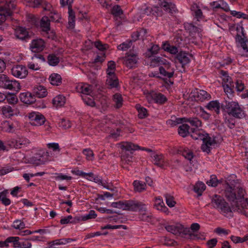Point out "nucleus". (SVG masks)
<instances>
[{
	"label": "nucleus",
	"mask_w": 248,
	"mask_h": 248,
	"mask_svg": "<svg viewBox=\"0 0 248 248\" xmlns=\"http://www.w3.org/2000/svg\"><path fill=\"white\" fill-rule=\"evenodd\" d=\"M192 11H194V16L197 19L198 21H199L200 19L202 18L203 15L201 9L199 8L197 5L195 7L193 6Z\"/></svg>",
	"instance_id": "50"
},
{
	"label": "nucleus",
	"mask_w": 248,
	"mask_h": 248,
	"mask_svg": "<svg viewBox=\"0 0 248 248\" xmlns=\"http://www.w3.org/2000/svg\"><path fill=\"white\" fill-rule=\"evenodd\" d=\"M15 34L17 38L25 41L31 38L27 29L21 27H19L16 30Z\"/></svg>",
	"instance_id": "19"
},
{
	"label": "nucleus",
	"mask_w": 248,
	"mask_h": 248,
	"mask_svg": "<svg viewBox=\"0 0 248 248\" xmlns=\"http://www.w3.org/2000/svg\"><path fill=\"white\" fill-rule=\"evenodd\" d=\"M190 127L187 124H182L181 125L178 129V134L181 137L185 138L186 137L189 133Z\"/></svg>",
	"instance_id": "38"
},
{
	"label": "nucleus",
	"mask_w": 248,
	"mask_h": 248,
	"mask_svg": "<svg viewBox=\"0 0 248 248\" xmlns=\"http://www.w3.org/2000/svg\"><path fill=\"white\" fill-rule=\"evenodd\" d=\"M97 217V214L94 210H90L88 214H86L82 217V221H86L90 219L95 218Z\"/></svg>",
	"instance_id": "57"
},
{
	"label": "nucleus",
	"mask_w": 248,
	"mask_h": 248,
	"mask_svg": "<svg viewBox=\"0 0 248 248\" xmlns=\"http://www.w3.org/2000/svg\"><path fill=\"white\" fill-rule=\"evenodd\" d=\"M206 186L202 182H198L194 186V191L198 194V196H201Z\"/></svg>",
	"instance_id": "43"
},
{
	"label": "nucleus",
	"mask_w": 248,
	"mask_h": 248,
	"mask_svg": "<svg viewBox=\"0 0 248 248\" xmlns=\"http://www.w3.org/2000/svg\"><path fill=\"white\" fill-rule=\"evenodd\" d=\"M225 196L231 202L232 210L247 216L244 209L248 208V199L244 198L245 191L238 180L226 181Z\"/></svg>",
	"instance_id": "1"
},
{
	"label": "nucleus",
	"mask_w": 248,
	"mask_h": 248,
	"mask_svg": "<svg viewBox=\"0 0 248 248\" xmlns=\"http://www.w3.org/2000/svg\"><path fill=\"white\" fill-rule=\"evenodd\" d=\"M206 132L199 129L192 128L190 129V135L192 138L195 140H205Z\"/></svg>",
	"instance_id": "23"
},
{
	"label": "nucleus",
	"mask_w": 248,
	"mask_h": 248,
	"mask_svg": "<svg viewBox=\"0 0 248 248\" xmlns=\"http://www.w3.org/2000/svg\"><path fill=\"white\" fill-rule=\"evenodd\" d=\"M50 83L54 86H59L62 83V78L60 75L57 73L51 74L49 77Z\"/></svg>",
	"instance_id": "31"
},
{
	"label": "nucleus",
	"mask_w": 248,
	"mask_h": 248,
	"mask_svg": "<svg viewBox=\"0 0 248 248\" xmlns=\"http://www.w3.org/2000/svg\"><path fill=\"white\" fill-rule=\"evenodd\" d=\"M82 99L84 103L87 106L94 107H95V102L92 96L88 95H82Z\"/></svg>",
	"instance_id": "46"
},
{
	"label": "nucleus",
	"mask_w": 248,
	"mask_h": 248,
	"mask_svg": "<svg viewBox=\"0 0 248 248\" xmlns=\"http://www.w3.org/2000/svg\"><path fill=\"white\" fill-rule=\"evenodd\" d=\"M224 122L225 124L231 129L234 128L236 123L234 118L230 117H226Z\"/></svg>",
	"instance_id": "52"
},
{
	"label": "nucleus",
	"mask_w": 248,
	"mask_h": 248,
	"mask_svg": "<svg viewBox=\"0 0 248 248\" xmlns=\"http://www.w3.org/2000/svg\"><path fill=\"white\" fill-rule=\"evenodd\" d=\"M45 42L42 39H33L30 44V49L31 52L38 53L42 52L45 48Z\"/></svg>",
	"instance_id": "10"
},
{
	"label": "nucleus",
	"mask_w": 248,
	"mask_h": 248,
	"mask_svg": "<svg viewBox=\"0 0 248 248\" xmlns=\"http://www.w3.org/2000/svg\"><path fill=\"white\" fill-rule=\"evenodd\" d=\"M184 119H185V117L176 118L175 117H172L171 119L167 121V123L168 124L170 125L171 126H174L178 124L185 123V122H184Z\"/></svg>",
	"instance_id": "42"
},
{
	"label": "nucleus",
	"mask_w": 248,
	"mask_h": 248,
	"mask_svg": "<svg viewBox=\"0 0 248 248\" xmlns=\"http://www.w3.org/2000/svg\"><path fill=\"white\" fill-rule=\"evenodd\" d=\"M50 20L47 16H44L40 20L42 31H48L50 29Z\"/></svg>",
	"instance_id": "34"
},
{
	"label": "nucleus",
	"mask_w": 248,
	"mask_h": 248,
	"mask_svg": "<svg viewBox=\"0 0 248 248\" xmlns=\"http://www.w3.org/2000/svg\"><path fill=\"white\" fill-rule=\"evenodd\" d=\"M93 86L88 84L84 83L79 85L77 89L78 92L83 94V95H89L93 92Z\"/></svg>",
	"instance_id": "24"
},
{
	"label": "nucleus",
	"mask_w": 248,
	"mask_h": 248,
	"mask_svg": "<svg viewBox=\"0 0 248 248\" xmlns=\"http://www.w3.org/2000/svg\"><path fill=\"white\" fill-rule=\"evenodd\" d=\"M159 71L160 75L165 78L166 79L169 78L168 81L170 85L173 84V81L171 80V78L173 77L174 73L165 70L163 68L162 66L159 67Z\"/></svg>",
	"instance_id": "33"
},
{
	"label": "nucleus",
	"mask_w": 248,
	"mask_h": 248,
	"mask_svg": "<svg viewBox=\"0 0 248 248\" xmlns=\"http://www.w3.org/2000/svg\"><path fill=\"white\" fill-rule=\"evenodd\" d=\"M18 126V122L4 121L2 124V130L8 133H13Z\"/></svg>",
	"instance_id": "18"
},
{
	"label": "nucleus",
	"mask_w": 248,
	"mask_h": 248,
	"mask_svg": "<svg viewBox=\"0 0 248 248\" xmlns=\"http://www.w3.org/2000/svg\"><path fill=\"white\" fill-rule=\"evenodd\" d=\"M16 109L12 107L6 105L1 108L2 114L7 118H10L16 113Z\"/></svg>",
	"instance_id": "29"
},
{
	"label": "nucleus",
	"mask_w": 248,
	"mask_h": 248,
	"mask_svg": "<svg viewBox=\"0 0 248 248\" xmlns=\"http://www.w3.org/2000/svg\"><path fill=\"white\" fill-rule=\"evenodd\" d=\"M47 61L49 65L56 66L59 63L60 59L56 55L52 54L48 56Z\"/></svg>",
	"instance_id": "45"
},
{
	"label": "nucleus",
	"mask_w": 248,
	"mask_h": 248,
	"mask_svg": "<svg viewBox=\"0 0 248 248\" xmlns=\"http://www.w3.org/2000/svg\"><path fill=\"white\" fill-rule=\"evenodd\" d=\"M205 140H203V144L201 146V149L203 152L209 153L211 151V146L217 144L218 143L216 137L209 136V134L206 133Z\"/></svg>",
	"instance_id": "9"
},
{
	"label": "nucleus",
	"mask_w": 248,
	"mask_h": 248,
	"mask_svg": "<svg viewBox=\"0 0 248 248\" xmlns=\"http://www.w3.org/2000/svg\"><path fill=\"white\" fill-rule=\"evenodd\" d=\"M150 96L152 100L157 104H163L167 100L166 97L161 93H152Z\"/></svg>",
	"instance_id": "26"
},
{
	"label": "nucleus",
	"mask_w": 248,
	"mask_h": 248,
	"mask_svg": "<svg viewBox=\"0 0 248 248\" xmlns=\"http://www.w3.org/2000/svg\"><path fill=\"white\" fill-rule=\"evenodd\" d=\"M206 184L211 186L215 187L217 186L218 184V181L217 179V177L215 175H211V179L210 180L206 182Z\"/></svg>",
	"instance_id": "62"
},
{
	"label": "nucleus",
	"mask_w": 248,
	"mask_h": 248,
	"mask_svg": "<svg viewBox=\"0 0 248 248\" xmlns=\"http://www.w3.org/2000/svg\"><path fill=\"white\" fill-rule=\"evenodd\" d=\"M83 154L86 156L88 160H92L93 158V153L90 149H85L83 151Z\"/></svg>",
	"instance_id": "60"
},
{
	"label": "nucleus",
	"mask_w": 248,
	"mask_h": 248,
	"mask_svg": "<svg viewBox=\"0 0 248 248\" xmlns=\"http://www.w3.org/2000/svg\"><path fill=\"white\" fill-rule=\"evenodd\" d=\"M28 117L31 124L33 125H41L46 121V118L44 116L39 112H32L29 113Z\"/></svg>",
	"instance_id": "8"
},
{
	"label": "nucleus",
	"mask_w": 248,
	"mask_h": 248,
	"mask_svg": "<svg viewBox=\"0 0 248 248\" xmlns=\"http://www.w3.org/2000/svg\"><path fill=\"white\" fill-rule=\"evenodd\" d=\"M139 58L134 54H128L124 58V64L128 68L131 69L136 67Z\"/></svg>",
	"instance_id": "13"
},
{
	"label": "nucleus",
	"mask_w": 248,
	"mask_h": 248,
	"mask_svg": "<svg viewBox=\"0 0 248 248\" xmlns=\"http://www.w3.org/2000/svg\"><path fill=\"white\" fill-rule=\"evenodd\" d=\"M75 26V14L73 9L69 8V12H68V23L67 28L73 29Z\"/></svg>",
	"instance_id": "36"
},
{
	"label": "nucleus",
	"mask_w": 248,
	"mask_h": 248,
	"mask_svg": "<svg viewBox=\"0 0 248 248\" xmlns=\"http://www.w3.org/2000/svg\"><path fill=\"white\" fill-rule=\"evenodd\" d=\"M136 108L138 111V116L140 119H143L146 117L148 115L147 110L141 107L140 105L137 104Z\"/></svg>",
	"instance_id": "44"
},
{
	"label": "nucleus",
	"mask_w": 248,
	"mask_h": 248,
	"mask_svg": "<svg viewBox=\"0 0 248 248\" xmlns=\"http://www.w3.org/2000/svg\"><path fill=\"white\" fill-rule=\"evenodd\" d=\"M193 97L197 101H203L210 99V95L205 91L196 90L193 93Z\"/></svg>",
	"instance_id": "21"
},
{
	"label": "nucleus",
	"mask_w": 248,
	"mask_h": 248,
	"mask_svg": "<svg viewBox=\"0 0 248 248\" xmlns=\"http://www.w3.org/2000/svg\"><path fill=\"white\" fill-rule=\"evenodd\" d=\"M221 109L226 111L229 116L238 119L245 118L246 114L243 108L236 101H225L221 104Z\"/></svg>",
	"instance_id": "2"
},
{
	"label": "nucleus",
	"mask_w": 248,
	"mask_h": 248,
	"mask_svg": "<svg viewBox=\"0 0 248 248\" xmlns=\"http://www.w3.org/2000/svg\"><path fill=\"white\" fill-rule=\"evenodd\" d=\"M0 87L16 92H18L20 89L19 82L15 80H10L9 78L4 74H0Z\"/></svg>",
	"instance_id": "6"
},
{
	"label": "nucleus",
	"mask_w": 248,
	"mask_h": 248,
	"mask_svg": "<svg viewBox=\"0 0 248 248\" xmlns=\"http://www.w3.org/2000/svg\"><path fill=\"white\" fill-rule=\"evenodd\" d=\"M113 101L116 104V107L120 108L123 105V98L122 95L119 93H115L113 95Z\"/></svg>",
	"instance_id": "49"
},
{
	"label": "nucleus",
	"mask_w": 248,
	"mask_h": 248,
	"mask_svg": "<svg viewBox=\"0 0 248 248\" xmlns=\"http://www.w3.org/2000/svg\"><path fill=\"white\" fill-rule=\"evenodd\" d=\"M122 228L124 230L127 229V227L125 225H111L110 224H108L105 226H102L101 227V230L104 229H118Z\"/></svg>",
	"instance_id": "54"
},
{
	"label": "nucleus",
	"mask_w": 248,
	"mask_h": 248,
	"mask_svg": "<svg viewBox=\"0 0 248 248\" xmlns=\"http://www.w3.org/2000/svg\"><path fill=\"white\" fill-rule=\"evenodd\" d=\"M162 48L165 51L172 55H176L178 53V48L176 46L170 45L168 42L163 43Z\"/></svg>",
	"instance_id": "28"
},
{
	"label": "nucleus",
	"mask_w": 248,
	"mask_h": 248,
	"mask_svg": "<svg viewBox=\"0 0 248 248\" xmlns=\"http://www.w3.org/2000/svg\"><path fill=\"white\" fill-rule=\"evenodd\" d=\"M189 56L190 55L188 53L185 51H180L175 57L176 59L182 64V68H184V71H185L184 66L190 62Z\"/></svg>",
	"instance_id": "17"
},
{
	"label": "nucleus",
	"mask_w": 248,
	"mask_h": 248,
	"mask_svg": "<svg viewBox=\"0 0 248 248\" xmlns=\"http://www.w3.org/2000/svg\"><path fill=\"white\" fill-rule=\"evenodd\" d=\"M184 122H185V123H189L191 126L195 127L196 128V129H198V128L201 127L202 125L201 120L197 117H185Z\"/></svg>",
	"instance_id": "32"
},
{
	"label": "nucleus",
	"mask_w": 248,
	"mask_h": 248,
	"mask_svg": "<svg viewBox=\"0 0 248 248\" xmlns=\"http://www.w3.org/2000/svg\"><path fill=\"white\" fill-rule=\"evenodd\" d=\"M139 148V145L129 142H123L121 143V148L124 152H132V151L136 150Z\"/></svg>",
	"instance_id": "30"
},
{
	"label": "nucleus",
	"mask_w": 248,
	"mask_h": 248,
	"mask_svg": "<svg viewBox=\"0 0 248 248\" xmlns=\"http://www.w3.org/2000/svg\"><path fill=\"white\" fill-rule=\"evenodd\" d=\"M221 104L217 100L211 101L205 106L209 110L214 111L217 114L220 113Z\"/></svg>",
	"instance_id": "25"
},
{
	"label": "nucleus",
	"mask_w": 248,
	"mask_h": 248,
	"mask_svg": "<svg viewBox=\"0 0 248 248\" xmlns=\"http://www.w3.org/2000/svg\"><path fill=\"white\" fill-rule=\"evenodd\" d=\"M74 241H76V240L72 238H62L60 239H56L55 240L50 242L49 243V244L50 246L56 247L55 245H65L67 243H70L71 242Z\"/></svg>",
	"instance_id": "37"
},
{
	"label": "nucleus",
	"mask_w": 248,
	"mask_h": 248,
	"mask_svg": "<svg viewBox=\"0 0 248 248\" xmlns=\"http://www.w3.org/2000/svg\"><path fill=\"white\" fill-rule=\"evenodd\" d=\"M111 206L114 208H117L123 210L127 211L128 203L127 200L120 201L116 202H112Z\"/></svg>",
	"instance_id": "39"
},
{
	"label": "nucleus",
	"mask_w": 248,
	"mask_h": 248,
	"mask_svg": "<svg viewBox=\"0 0 248 248\" xmlns=\"http://www.w3.org/2000/svg\"><path fill=\"white\" fill-rule=\"evenodd\" d=\"M65 103V98L62 95H58L55 97L52 100V103L56 107H62Z\"/></svg>",
	"instance_id": "40"
},
{
	"label": "nucleus",
	"mask_w": 248,
	"mask_h": 248,
	"mask_svg": "<svg viewBox=\"0 0 248 248\" xmlns=\"http://www.w3.org/2000/svg\"><path fill=\"white\" fill-rule=\"evenodd\" d=\"M32 93L38 98H43L47 95V92L44 86L36 85L33 88Z\"/></svg>",
	"instance_id": "20"
},
{
	"label": "nucleus",
	"mask_w": 248,
	"mask_h": 248,
	"mask_svg": "<svg viewBox=\"0 0 248 248\" xmlns=\"http://www.w3.org/2000/svg\"><path fill=\"white\" fill-rule=\"evenodd\" d=\"M130 154L127 153L126 152L123 151L121 156V159L123 163L129 164L132 161V156L131 155L132 152H130Z\"/></svg>",
	"instance_id": "47"
},
{
	"label": "nucleus",
	"mask_w": 248,
	"mask_h": 248,
	"mask_svg": "<svg viewBox=\"0 0 248 248\" xmlns=\"http://www.w3.org/2000/svg\"><path fill=\"white\" fill-rule=\"evenodd\" d=\"M41 6L43 8L44 11H48L49 13L55 11L53 9L52 5L46 1H44Z\"/></svg>",
	"instance_id": "63"
},
{
	"label": "nucleus",
	"mask_w": 248,
	"mask_h": 248,
	"mask_svg": "<svg viewBox=\"0 0 248 248\" xmlns=\"http://www.w3.org/2000/svg\"><path fill=\"white\" fill-rule=\"evenodd\" d=\"M8 103L10 104L15 105L18 102L17 96L14 94L9 93L6 95V98Z\"/></svg>",
	"instance_id": "53"
},
{
	"label": "nucleus",
	"mask_w": 248,
	"mask_h": 248,
	"mask_svg": "<svg viewBox=\"0 0 248 248\" xmlns=\"http://www.w3.org/2000/svg\"><path fill=\"white\" fill-rule=\"evenodd\" d=\"M11 72L14 77L20 78H25L28 74L26 67L23 65H16L14 66L11 69Z\"/></svg>",
	"instance_id": "11"
},
{
	"label": "nucleus",
	"mask_w": 248,
	"mask_h": 248,
	"mask_svg": "<svg viewBox=\"0 0 248 248\" xmlns=\"http://www.w3.org/2000/svg\"><path fill=\"white\" fill-rule=\"evenodd\" d=\"M159 5L164 11L171 15L175 14L178 12L176 5L168 0H161Z\"/></svg>",
	"instance_id": "12"
},
{
	"label": "nucleus",
	"mask_w": 248,
	"mask_h": 248,
	"mask_svg": "<svg viewBox=\"0 0 248 248\" xmlns=\"http://www.w3.org/2000/svg\"><path fill=\"white\" fill-rule=\"evenodd\" d=\"M211 204L212 206L223 216L227 217H233L232 206L231 207L229 203L221 196L215 194L212 196Z\"/></svg>",
	"instance_id": "3"
},
{
	"label": "nucleus",
	"mask_w": 248,
	"mask_h": 248,
	"mask_svg": "<svg viewBox=\"0 0 248 248\" xmlns=\"http://www.w3.org/2000/svg\"><path fill=\"white\" fill-rule=\"evenodd\" d=\"M167 204L170 207H173L176 204V202L174 200L173 196L170 194L166 193L164 195Z\"/></svg>",
	"instance_id": "48"
},
{
	"label": "nucleus",
	"mask_w": 248,
	"mask_h": 248,
	"mask_svg": "<svg viewBox=\"0 0 248 248\" xmlns=\"http://www.w3.org/2000/svg\"><path fill=\"white\" fill-rule=\"evenodd\" d=\"M11 243H13V247L14 248H21V242H19V237L17 236H11Z\"/></svg>",
	"instance_id": "64"
},
{
	"label": "nucleus",
	"mask_w": 248,
	"mask_h": 248,
	"mask_svg": "<svg viewBox=\"0 0 248 248\" xmlns=\"http://www.w3.org/2000/svg\"><path fill=\"white\" fill-rule=\"evenodd\" d=\"M107 78L106 84L110 89L117 88L119 86V79L115 73L109 72Z\"/></svg>",
	"instance_id": "15"
},
{
	"label": "nucleus",
	"mask_w": 248,
	"mask_h": 248,
	"mask_svg": "<svg viewBox=\"0 0 248 248\" xmlns=\"http://www.w3.org/2000/svg\"><path fill=\"white\" fill-rule=\"evenodd\" d=\"M150 156L153 159L152 162L154 165L161 168H163L165 166L166 162L162 154L152 153L150 155Z\"/></svg>",
	"instance_id": "16"
},
{
	"label": "nucleus",
	"mask_w": 248,
	"mask_h": 248,
	"mask_svg": "<svg viewBox=\"0 0 248 248\" xmlns=\"http://www.w3.org/2000/svg\"><path fill=\"white\" fill-rule=\"evenodd\" d=\"M165 229L168 232L175 235L188 234L190 239H202L199 234L191 232L189 228H185L183 225L180 223L167 225L165 227Z\"/></svg>",
	"instance_id": "4"
},
{
	"label": "nucleus",
	"mask_w": 248,
	"mask_h": 248,
	"mask_svg": "<svg viewBox=\"0 0 248 248\" xmlns=\"http://www.w3.org/2000/svg\"><path fill=\"white\" fill-rule=\"evenodd\" d=\"M127 211L132 212H145L147 211V205L138 200H127Z\"/></svg>",
	"instance_id": "7"
},
{
	"label": "nucleus",
	"mask_w": 248,
	"mask_h": 248,
	"mask_svg": "<svg viewBox=\"0 0 248 248\" xmlns=\"http://www.w3.org/2000/svg\"><path fill=\"white\" fill-rule=\"evenodd\" d=\"M111 13L115 16H119L123 14V12L121 8V7L119 5H117L112 7Z\"/></svg>",
	"instance_id": "51"
},
{
	"label": "nucleus",
	"mask_w": 248,
	"mask_h": 248,
	"mask_svg": "<svg viewBox=\"0 0 248 248\" xmlns=\"http://www.w3.org/2000/svg\"><path fill=\"white\" fill-rule=\"evenodd\" d=\"M13 227L16 229L22 230L25 228V224L21 220H16L14 221Z\"/></svg>",
	"instance_id": "56"
},
{
	"label": "nucleus",
	"mask_w": 248,
	"mask_h": 248,
	"mask_svg": "<svg viewBox=\"0 0 248 248\" xmlns=\"http://www.w3.org/2000/svg\"><path fill=\"white\" fill-rule=\"evenodd\" d=\"M157 210H159L166 215L169 213L168 208L165 205V204L160 197L156 198L154 205Z\"/></svg>",
	"instance_id": "27"
},
{
	"label": "nucleus",
	"mask_w": 248,
	"mask_h": 248,
	"mask_svg": "<svg viewBox=\"0 0 248 248\" xmlns=\"http://www.w3.org/2000/svg\"><path fill=\"white\" fill-rule=\"evenodd\" d=\"M179 153L188 160H191L194 156L192 151L187 148L179 150Z\"/></svg>",
	"instance_id": "41"
},
{
	"label": "nucleus",
	"mask_w": 248,
	"mask_h": 248,
	"mask_svg": "<svg viewBox=\"0 0 248 248\" xmlns=\"http://www.w3.org/2000/svg\"><path fill=\"white\" fill-rule=\"evenodd\" d=\"M49 16L50 21L59 22V19L61 18L60 15L56 11H54L53 12H51V13H49L48 14Z\"/></svg>",
	"instance_id": "55"
},
{
	"label": "nucleus",
	"mask_w": 248,
	"mask_h": 248,
	"mask_svg": "<svg viewBox=\"0 0 248 248\" xmlns=\"http://www.w3.org/2000/svg\"><path fill=\"white\" fill-rule=\"evenodd\" d=\"M115 69L116 64L115 62L113 61L108 62V68L107 69V74H108L109 72L115 73Z\"/></svg>",
	"instance_id": "61"
},
{
	"label": "nucleus",
	"mask_w": 248,
	"mask_h": 248,
	"mask_svg": "<svg viewBox=\"0 0 248 248\" xmlns=\"http://www.w3.org/2000/svg\"><path fill=\"white\" fill-rule=\"evenodd\" d=\"M134 189L136 192H142L146 190V183L140 181L135 180L133 183Z\"/></svg>",
	"instance_id": "35"
},
{
	"label": "nucleus",
	"mask_w": 248,
	"mask_h": 248,
	"mask_svg": "<svg viewBox=\"0 0 248 248\" xmlns=\"http://www.w3.org/2000/svg\"><path fill=\"white\" fill-rule=\"evenodd\" d=\"M16 0H6L5 4L0 6V25L6 20L7 17L11 16L12 11L16 8Z\"/></svg>",
	"instance_id": "5"
},
{
	"label": "nucleus",
	"mask_w": 248,
	"mask_h": 248,
	"mask_svg": "<svg viewBox=\"0 0 248 248\" xmlns=\"http://www.w3.org/2000/svg\"><path fill=\"white\" fill-rule=\"evenodd\" d=\"M35 96L29 92L22 93H20L19 98L25 104H30L35 101Z\"/></svg>",
	"instance_id": "22"
},
{
	"label": "nucleus",
	"mask_w": 248,
	"mask_h": 248,
	"mask_svg": "<svg viewBox=\"0 0 248 248\" xmlns=\"http://www.w3.org/2000/svg\"><path fill=\"white\" fill-rule=\"evenodd\" d=\"M131 41L124 42L122 44L119 45L117 46V48L119 50H121L122 51H126L131 47Z\"/></svg>",
	"instance_id": "58"
},
{
	"label": "nucleus",
	"mask_w": 248,
	"mask_h": 248,
	"mask_svg": "<svg viewBox=\"0 0 248 248\" xmlns=\"http://www.w3.org/2000/svg\"><path fill=\"white\" fill-rule=\"evenodd\" d=\"M225 93L228 96H233V88H232V84H226L223 85Z\"/></svg>",
	"instance_id": "59"
},
{
	"label": "nucleus",
	"mask_w": 248,
	"mask_h": 248,
	"mask_svg": "<svg viewBox=\"0 0 248 248\" xmlns=\"http://www.w3.org/2000/svg\"><path fill=\"white\" fill-rule=\"evenodd\" d=\"M235 40L238 42L242 48V51L241 55L242 56L248 57V47L247 43L248 42V39L245 37L243 38L239 34H237L235 37Z\"/></svg>",
	"instance_id": "14"
}]
</instances>
